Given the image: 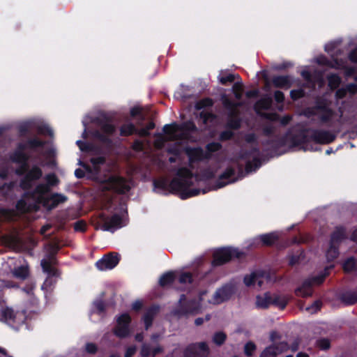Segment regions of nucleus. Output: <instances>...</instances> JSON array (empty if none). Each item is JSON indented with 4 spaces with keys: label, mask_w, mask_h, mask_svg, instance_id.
Wrapping results in <instances>:
<instances>
[{
    "label": "nucleus",
    "mask_w": 357,
    "mask_h": 357,
    "mask_svg": "<svg viewBox=\"0 0 357 357\" xmlns=\"http://www.w3.org/2000/svg\"><path fill=\"white\" fill-rule=\"evenodd\" d=\"M176 275L174 272L169 271L161 275L159 280V285L164 287L174 283Z\"/></svg>",
    "instance_id": "obj_33"
},
{
    "label": "nucleus",
    "mask_w": 357,
    "mask_h": 357,
    "mask_svg": "<svg viewBox=\"0 0 357 357\" xmlns=\"http://www.w3.org/2000/svg\"><path fill=\"white\" fill-rule=\"evenodd\" d=\"M316 346L322 351H327L331 347V340L326 337H321L316 341Z\"/></svg>",
    "instance_id": "obj_47"
},
{
    "label": "nucleus",
    "mask_w": 357,
    "mask_h": 357,
    "mask_svg": "<svg viewBox=\"0 0 357 357\" xmlns=\"http://www.w3.org/2000/svg\"><path fill=\"white\" fill-rule=\"evenodd\" d=\"M120 257L116 252H109L105 255L101 259L96 262V267L99 271H107L113 269L119 263Z\"/></svg>",
    "instance_id": "obj_11"
},
{
    "label": "nucleus",
    "mask_w": 357,
    "mask_h": 357,
    "mask_svg": "<svg viewBox=\"0 0 357 357\" xmlns=\"http://www.w3.org/2000/svg\"><path fill=\"white\" fill-rule=\"evenodd\" d=\"M333 114V109L328 108L325 112H322L319 116V119L322 123H328L331 120Z\"/></svg>",
    "instance_id": "obj_62"
},
{
    "label": "nucleus",
    "mask_w": 357,
    "mask_h": 357,
    "mask_svg": "<svg viewBox=\"0 0 357 357\" xmlns=\"http://www.w3.org/2000/svg\"><path fill=\"white\" fill-rule=\"evenodd\" d=\"M241 126V121L240 118L227 119L226 127L230 130H238Z\"/></svg>",
    "instance_id": "obj_49"
},
{
    "label": "nucleus",
    "mask_w": 357,
    "mask_h": 357,
    "mask_svg": "<svg viewBox=\"0 0 357 357\" xmlns=\"http://www.w3.org/2000/svg\"><path fill=\"white\" fill-rule=\"evenodd\" d=\"M13 275L17 279L24 280L29 275V269L28 266H20L14 268Z\"/></svg>",
    "instance_id": "obj_32"
},
{
    "label": "nucleus",
    "mask_w": 357,
    "mask_h": 357,
    "mask_svg": "<svg viewBox=\"0 0 357 357\" xmlns=\"http://www.w3.org/2000/svg\"><path fill=\"white\" fill-rule=\"evenodd\" d=\"M310 139L318 144H328L335 141L336 135L328 130L310 128Z\"/></svg>",
    "instance_id": "obj_12"
},
{
    "label": "nucleus",
    "mask_w": 357,
    "mask_h": 357,
    "mask_svg": "<svg viewBox=\"0 0 357 357\" xmlns=\"http://www.w3.org/2000/svg\"><path fill=\"white\" fill-rule=\"evenodd\" d=\"M259 357H278L274 345L266 347L261 352Z\"/></svg>",
    "instance_id": "obj_50"
},
{
    "label": "nucleus",
    "mask_w": 357,
    "mask_h": 357,
    "mask_svg": "<svg viewBox=\"0 0 357 357\" xmlns=\"http://www.w3.org/2000/svg\"><path fill=\"white\" fill-rule=\"evenodd\" d=\"M328 85L332 90L337 89L341 84V77L336 73H331L327 75Z\"/></svg>",
    "instance_id": "obj_35"
},
{
    "label": "nucleus",
    "mask_w": 357,
    "mask_h": 357,
    "mask_svg": "<svg viewBox=\"0 0 357 357\" xmlns=\"http://www.w3.org/2000/svg\"><path fill=\"white\" fill-rule=\"evenodd\" d=\"M137 132V129L132 123H124L120 128V135L128 137Z\"/></svg>",
    "instance_id": "obj_34"
},
{
    "label": "nucleus",
    "mask_w": 357,
    "mask_h": 357,
    "mask_svg": "<svg viewBox=\"0 0 357 357\" xmlns=\"http://www.w3.org/2000/svg\"><path fill=\"white\" fill-rule=\"evenodd\" d=\"M102 184L105 190L113 191L119 195H125L131 189L128 181L121 176L112 175Z\"/></svg>",
    "instance_id": "obj_6"
},
{
    "label": "nucleus",
    "mask_w": 357,
    "mask_h": 357,
    "mask_svg": "<svg viewBox=\"0 0 357 357\" xmlns=\"http://www.w3.org/2000/svg\"><path fill=\"white\" fill-rule=\"evenodd\" d=\"M259 148L258 146V144H255L250 150L243 151L241 154V158L242 159H248L254 154L259 153Z\"/></svg>",
    "instance_id": "obj_51"
},
{
    "label": "nucleus",
    "mask_w": 357,
    "mask_h": 357,
    "mask_svg": "<svg viewBox=\"0 0 357 357\" xmlns=\"http://www.w3.org/2000/svg\"><path fill=\"white\" fill-rule=\"evenodd\" d=\"M222 148V144L217 142H210L206 146V149L208 153L217 152L221 150Z\"/></svg>",
    "instance_id": "obj_57"
},
{
    "label": "nucleus",
    "mask_w": 357,
    "mask_h": 357,
    "mask_svg": "<svg viewBox=\"0 0 357 357\" xmlns=\"http://www.w3.org/2000/svg\"><path fill=\"white\" fill-rule=\"evenodd\" d=\"M340 301L345 305H352L357 303V290H348L340 294Z\"/></svg>",
    "instance_id": "obj_25"
},
{
    "label": "nucleus",
    "mask_w": 357,
    "mask_h": 357,
    "mask_svg": "<svg viewBox=\"0 0 357 357\" xmlns=\"http://www.w3.org/2000/svg\"><path fill=\"white\" fill-rule=\"evenodd\" d=\"M321 301L319 300H316L310 306L307 307L305 310L310 313H316L321 310Z\"/></svg>",
    "instance_id": "obj_61"
},
{
    "label": "nucleus",
    "mask_w": 357,
    "mask_h": 357,
    "mask_svg": "<svg viewBox=\"0 0 357 357\" xmlns=\"http://www.w3.org/2000/svg\"><path fill=\"white\" fill-rule=\"evenodd\" d=\"M261 166V160L255 157L253 158L252 161H248L245 164V171L248 173L255 171Z\"/></svg>",
    "instance_id": "obj_43"
},
{
    "label": "nucleus",
    "mask_w": 357,
    "mask_h": 357,
    "mask_svg": "<svg viewBox=\"0 0 357 357\" xmlns=\"http://www.w3.org/2000/svg\"><path fill=\"white\" fill-rule=\"evenodd\" d=\"M46 183H40L35 186L32 191L23 193L24 197L31 198L38 204L47 206L49 202L45 195L51 191V188L56 185L59 181L54 173H50L45 176Z\"/></svg>",
    "instance_id": "obj_2"
},
{
    "label": "nucleus",
    "mask_w": 357,
    "mask_h": 357,
    "mask_svg": "<svg viewBox=\"0 0 357 357\" xmlns=\"http://www.w3.org/2000/svg\"><path fill=\"white\" fill-rule=\"evenodd\" d=\"M232 91L236 100H240L243 97V84L241 82H236L232 86Z\"/></svg>",
    "instance_id": "obj_44"
},
{
    "label": "nucleus",
    "mask_w": 357,
    "mask_h": 357,
    "mask_svg": "<svg viewBox=\"0 0 357 357\" xmlns=\"http://www.w3.org/2000/svg\"><path fill=\"white\" fill-rule=\"evenodd\" d=\"M178 130L181 132H195L197 131V128L192 121H188L181 124H178Z\"/></svg>",
    "instance_id": "obj_37"
},
{
    "label": "nucleus",
    "mask_w": 357,
    "mask_h": 357,
    "mask_svg": "<svg viewBox=\"0 0 357 357\" xmlns=\"http://www.w3.org/2000/svg\"><path fill=\"white\" fill-rule=\"evenodd\" d=\"M263 144L266 146H270L274 151H276L279 149L288 144V135L284 134L282 137L275 135L274 138L268 139Z\"/></svg>",
    "instance_id": "obj_19"
},
{
    "label": "nucleus",
    "mask_w": 357,
    "mask_h": 357,
    "mask_svg": "<svg viewBox=\"0 0 357 357\" xmlns=\"http://www.w3.org/2000/svg\"><path fill=\"white\" fill-rule=\"evenodd\" d=\"M312 293V282L310 281H305L301 287L295 290L296 296L303 298L311 296Z\"/></svg>",
    "instance_id": "obj_26"
},
{
    "label": "nucleus",
    "mask_w": 357,
    "mask_h": 357,
    "mask_svg": "<svg viewBox=\"0 0 357 357\" xmlns=\"http://www.w3.org/2000/svg\"><path fill=\"white\" fill-rule=\"evenodd\" d=\"M116 321L117 325L129 326L131 322V317L128 314L124 313L118 317Z\"/></svg>",
    "instance_id": "obj_59"
},
{
    "label": "nucleus",
    "mask_w": 357,
    "mask_h": 357,
    "mask_svg": "<svg viewBox=\"0 0 357 357\" xmlns=\"http://www.w3.org/2000/svg\"><path fill=\"white\" fill-rule=\"evenodd\" d=\"M24 199H26V197H24L22 196V198L19 199L15 204L16 210L22 213H26L28 211V205ZM26 199H29V198L26 197Z\"/></svg>",
    "instance_id": "obj_55"
},
{
    "label": "nucleus",
    "mask_w": 357,
    "mask_h": 357,
    "mask_svg": "<svg viewBox=\"0 0 357 357\" xmlns=\"http://www.w3.org/2000/svg\"><path fill=\"white\" fill-rule=\"evenodd\" d=\"M271 345L275 346V351L278 354V356L289 349V345L285 341L280 342L278 343H273L271 344Z\"/></svg>",
    "instance_id": "obj_54"
},
{
    "label": "nucleus",
    "mask_w": 357,
    "mask_h": 357,
    "mask_svg": "<svg viewBox=\"0 0 357 357\" xmlns=\"http://www.w3.org/2000/svg\"><path fill=\"white\" fill-rule=\"evenodd\" d=\"M59 250V245H53L51 246L50 250L47 255V259H46L47 261H51V264H56L57 260L56 256Z\"/></svg>",
    "instance_id": "obj_48"
},
{
    "label": "nucleus",
    "mask_w": 357,
    "mask_h": 357,
    "mask_svg": "<svg viewBox=\"0 0 357 357\" xmlns=\"http://www.w3.org/2000/svg\"><path fill=\"white\" fill-rule=\"evenodd\" d=\"M43 271L47 273L50 277H59L61 275V271L53 267L51 264V261H47L46 259H42L40 262Z\"/></svg>",
    "instance_id": "obj_29"
},
{
    "label": "nucleus",
    "mask_w": 357,
    "mask_h": 357,
    "mask_svg": "<svg viewBox=\"0 0 357 357\" xmlns=\"http://www.w3.org/2000/svg\"><path fill=\"white\" fill-rule=\"evenodd\" d=\"M310 132V128H305L296 130L294 132L287 131L285 135H288V144L291 148L301 147L305 151L308 150V143L311 141L310 135H308Z\"/></svg>",
    "instance_id": "obj_7"
},
{
    "label": "nucleus",
    "mask_w": 357,
    "mask_h": 357,
    "mask_svg": "<svg viewBox=\"0 0 357 357\" xmlns=\"http://www.w3.org/2000/svg\"><path fill=\"white\" fill-rule=\"evenodd\" d=\"M45 144V141L41 140L38 137H31L27 139L24 142H19L14 151L25 152L26 150H30L36 152L38 149L43 148Z\"/></svg>",
    "instance_id": "obj_13"
},
{
    "label": "nucleus",
    "mask_w": 357,
    "mask_h": 357,
    "mask_svg": "<svg viewBox=\"0 0 357 357\" xmlns=\"http://www.w3.org/2000/svg\"><path fill=\"white\" fill-rule=\"evenodd\" d=\"M16 315L13 309L6 307L0 310V321L11 324L15 323Z\"/></svg>",
    "instance_id": "obj_27"
},
{
    "label": "nucleus",
    "mask_w": 357,
    "mask_h": 357,
    "mask_svg": "<svg viewBox=\"0 0 357 357\" xmlns=\"http://www.w3.org/2000/svg\"><path fill=\"white\" fill-rule=\"evenodd\" d=\"M240 79V76L236 74L228 73L226 75L219 77V82L222 85H227V83H232L236 79Z\"/></svg>",
    "instance_id": "obj_46"
},
{
    "label": "nucleus",
    "mask_w": 357,
    "mask_h": 357,
    "mask_svg": "<svg viewBox=\"0 0 357 357\" xmlns=\"http://www.w3.org/2000/svg\"><path fill=\"white\" fill-rule=\"evenodd\" d=\"M184 357H197L198 354L197 352V349L195 347V344H190L187 346V347L184 349L183 351Z\"/></svg>",
    "instance_id": "obj_58"
},
{
    "label": "nucleus",
    "mask_w": 357,
    "mask_h": 357,
    "mask_svg": "<svg viewBox=\"0 0 357 357\" xmlns=\"http://www.w3.org/2000/svg\"><path fill=\"white\" fill-rule=\"evenodd\" d=\"M206 293V291H202L199 295V300L193 298L188 301H186L185 294H181L178 301V306L175 310V314L178 316H186L199 313L201 309L202 296Z\"/></svg>",
    "instance_id": "obj_4"
},
{
    "label": "nucleus",
    "mask_w": 357,
    "mask_h": 357,
    "mask_svg": "<svg viewBox=\"0 0 357 357\" xmlns=\"http://www.w3.org/2000/svg\"><path fill=\"white\" fill-rule=\"evenodd\" d=\"M209 273L210 271H206L202 273H200L197 271H194L193 273L183 272L179 275L178 282L181 284L195 283L199 284L205 280Z\"/></svg>",
    "instance_id": "obj_14"
},
{
    "label": "nucleus",
    "mask_w": 357,
    "mask_h": 357,
    "mask_svg": "<svg viewBox=\"0 0 357 357\" xmlns=\"http://www.w3.org/2000/svg\"><path fill=\"white\" fill-rule=\"evenodd\" d=\"M244 253L238 248L223 247L217 249L213 253L212 266L213 267L222 266L234 259H240Z\"/></svg>",
    "instance_id": "obj_5"
},
{
    "label": "nucleus",
    "mask_w": 357,
    "mask_h": 357,
    "mask_svg": "<svg viewBox=\"0 0 357 357\" xmlns=\"http://www.w3.org/2000/svg\"><path fill=\"white\" fill-rule=\"evenodd\" d=\"M162 130L165 134L172 135L176 132L178 131V124L176 123H173L171 124H166L164 126Z\"/></svg>",
    "instance_id": "obj_56"
},
{
    "label": "nucleus",
    "mask_w": 357,
    "mask_h": 357,
    "mask_svg": "<svg viewBox=\"0 0 357 357\" xmlns=\"http://www.w3.org/2000/svg\"><path fill=\"white\" fill-rule=\"evenodd\" d=\"M224 107L228 110L227 119L239 118L238 107L242 105L241 102H236L229 99L226 95L222 96Z\"/></svg>",
    "instance_id": "obj_18"
},
{
    "label": "nucleus",
    "mask_w": 357,
    "mask_h": 357,
    "mask_svg": "<svg viewBox=\"0 0 357 357\" xmlns=\"http://www.w3.org/2000/svg\"><path fill=\"white\" fill-rule=\"evenodd\" d=\"M47 205L45 206L50 210L56 208L59 204L63 203L67 200V197L59 193H54L50 197Z\"/></svg>",
    "instance_id": "obj_28"
},
{
    "label": "nucleus",
    "mask_w": 357,
    "mask_h": 357,
    "mask_svg": "<svg viewBox=\"0 0 357 357\" xmlns=\"http://www.w3.org/2000/svg\"><path fill=\"white\" fill-rule=\"evenodd\" d=\"M234 136V133L231 130H226L220 132L219 135V140L220 142H226L231 139Z\"/></svg>",
    "instance_id": "obj_63"
},
{
    "label": "nucleus",
    "mask_w": 357,
    "mask_h": 357,
    "mask_svg": "<svg viewBox=\"0 0 357 357\" xmlns=\"http://www.w3.org/2000/svg\"><path fill=\"white\" fill-rule=\"evenodd\" d=\"M264 277V272L262 271H255L250 275H246L243 278V282L247 287H252L256 283L261 287L264 284L262 280Z\"/></svg>",
    "instance_id": "obj_23"
},
{
    "label": "nucleus",
    "mask_w": 357,
    "mask_h": 357,
    "mask_svg": "<svg viewBox=\"0 0 357 357\" xmlns=\"http://www.w3.org/2000/svg\"><path fill=\"white\" fill-rule=\"evenodd\" d=\"M22 178L20 181V188L25 192L32 191L35 183L40 180L43 176L42 169L36 165L29 167L27 172L22 176Z\"/></svg>",
    "instance_id": "obj_8"
},
{
    "label": "nucleus",
    "mask_w": 357,
    "mask_h": 357,
    "mask_svg": "<svg viewBox=\"0 0 357 357\" xmlns=\"http://www.w3.org/2000/svg\"><path fill=\"white\" fill-rule=\"evenodd\" d=\"M344 273H349L357 270V259L354 257L347 258L342 264Z\"/></svg>",
    "instance_id": "obj_31"
},
{
    "label": "nucleus",
    "mask_w": 357,
    "mask_h": 357,
    "mask_svg": "<svg viewBox=\"0 0 357 357\" xmlns=\"http://www.w3.org/2000/svg\"><path fill=\"white\" fill-rule=\"evenodd\" d=\"M278 239V236L275 233H268L260 236L262 244L266 246H272Z\"/></svg>",
    "instance_id": "obj_36"
},
{
    "label": "nucleus",
    "mask_w": 357,
    "mask_h": 357,
    "mask_svg": "<svg viewBox=\"0 0 357 357\" xmlns=\"http://www.w3.org/2000/svg\"><path fill=\"white\" fill-rule=\"evenodd\" d=\"M346 239H347L346 228L341 225L337 226L331 234L329 243L340 245V243Z\"/></svg>",
    "instance_id": "obj_21"
},
{
    "label": "nucleus",
    "mask_w": 357,
    "mask_h": 357,
    "mask_svg": "<svg viewBox=\"0 0 357 357\" xmlns=\"http://www.w3.org/2000/svg\"><path fill=\"white\" fill-rule=\"evenodd\" d=\"M300 253L298 255H291L289 256V264L291 266L298 264L303 257V250H299Z\"/></svg>",
    "instance_id": "obj_64"
},
{
    "label": "nucleus",
    "mask_w": 357,
    "mask_h": 357,
    "mask_svg": "<svg viewBox=\"0 0 357 357\" xmlns=\"http://www.w3.org/2000/svg\"><path fill=\"white\" fill-rule=\"evenodd\" d=\"M305 96V92L302 89H293L290 91V97L294 101H296Z\"/></svg>",
    "instance_id": "obj_60"
},
{
    "label": "nucleus",
    "mask_w": 357,
    "mask_h": 357,
    "mask_svg": "<svg viewBox=\"0 0 357 357\" xmlns=\"http://www.w3.org/2000/svg\"><path fill=\"white\" fill-rule=\"evenodd\" d=\"M272 104V97L269 94H265L255 103L254 109L257 114L262 115L261 111L270 109Z\"/></svg>",
    "instance_id": "obj_20"
},
{
    "label": "nucleus",
    "mask_w": 357,
    "mask_h": 357,
    "mask_svg": "<svg viewBox=\"0 0 357 357\" xmlns=\"http://www.w3.org/2000/svg\"><path fill=\"white\" fill-rule=\"evenodd\" d=\"M213 105V100L211 98H204L195 103V107L197 110H201Z\"/></svg>",
    "instance_id": "obj_42"
},
{
    "label": "nucleus",
    "mask_w": 357,
    "mask_h": 357,
    "mask_svg": "<svg viewBox=\"0 0 357 357\" xmlns=\"http://www.w3.org/2000/svg\"><path fill=\"white\" fill-rule=\"evenodd\" d=\"M159 311L160 306L158 305H152L146 310L142 317L146 330H148L152 326L153 319Z\"/></svg>",
    "instance_id": "obj_22"
},
{
    "label": "nucleus",
    "mask_w": 357,
    "mask_h": 357,
    "mask_svg": "<svg viewBox=\"0 0 357 357\" xmlns=\"http://www.w3.org/2000/svg\"><path fill=\"white\" fill-rule=\"evenodd\" d=\"M76 144L79 146V149L82 151H93L96 153H100L101 150L100 148L96 147V146L86 143L81 140H77Z\"/></svg>",
    "instance_id": "obj_40"
},
{
    "label": "nucleus",
    "mask_w": 357,
    "mask_h": 357,
    "mask_svg": "<svg viewBox=\"0 0 357 357\" xmlns=\"http://www.w3.org/2000/svg\"><path fill=\"white\" fill-rule=\"evenodd\" d=\"M328 259H335L339 256V245L329 243V248L326 252Z\"/></svg>",
    "instance_id": "obj_45"
},
{
    "label": "nucleus",
    "mask_w": 357,
    "mask_h": 357,
    "mask_svg": "<svg viewBox=\"0 0 357 357\" xmlns=\"http://www.w3.org/2000/svg\"><path fill=\"white\" fill-rule=\"evenodd\" d=\"M99 227L102 231L114 232L123 227V219L119 214H114L110 218L102 213L99 215Z\"/></svg>",
    "instance_id": "obj_9"
},
{
    "label": "nucleus",
    "mask_w": 357,
    "mask_h": 357,
    "mask_svg": "<svg viewBox=\"0 0 357 357\" xmlns=\"http://www.w3.org/2000/svg\"><path fill=\"white\" fill-rule=\"evenodd\" d=\"M234 294V287L231 284H225L217 289L213 296L214 304H220L229 301Z\"/></svg>",
    "instance_id": "obj_16"
},
{
    "label": "nucleus",
    "mask_w": 357,
    "mask_h": 357,
    "mask_svg": "<svg viewBox=\"0 0 357 357\" xmlns=\"http://www.w3.org/2000/svg\"><path fill=\"white\" fill-rule=\"evenodd\" d=\"M272 296L270 293L266 292L264 296H257L256 305L258 307L262 309H267L271 305Z\"/></svg>",
    "instance_id": "obj_30"
},
{
    "label": "nucleus",
    "mask_w": 357,
    "mask_h": 357,
    "mask_svg": "<svg viewBox=\"0 0 357 357\" xmlns=\"http://www.w3.org/2000/svg\"><path fill=\"white\" fill-rule=\"evenodd\" d=\"M227 339V335L223 332H216L214 333L213 336V342L217 345V346H221L222 345Z\"/></svg>",
    "instance_id": "obj_52"
},
{
    "label": "nucleus",
    "mask_w": 357,
    "mask_h": 357,
    "mask_svg": "<svg viewBox=\"0 0 357 357\" xmlns=\"http://www.w3.org/2000/svg\"><path fill=\"white\" fill-rule=\"evenodd\" d=\"M106 162V158L100 155L98 157H93L90 159V162L93 165V169L96 173H98L100 171V165H104Z\"/></svg>",
    "instance_id": "obj_38"
},
{
    "label": "nucleus",
    "mask_w": 357,
    "mask_h": 357,
    "mask_svg": "<svg viewBox=\"0 0 357 357\" xmlns=\"http://www.w3.org/2000/svg\"><path fill=\"white\" fill-rule=\"evenodd\" d=\"M10 160L13 163L20 165L15 170L17 176H21L27 172L29 167L28 162L30 160V155L28 153L21 151H13L10 155Z\"/></svg>",
    "instance_id": "obj_10"
},
{
    "label": "nucleus",
    "mask_w": 357,
    "mask_h": 357,
    "mask_svg": "<svg viewBox=\"0 0 357 357\" xmlns=\"http://www.w3.org/2000/svg\"><path fill=\"white\" fill-rule=\"evenodd\" d=\"M185 153L188 157L189 166L192 167V164L202 161L204 159L209 158V155L204 152L201 147H187Z\"/></svg>",
    "instance_id": "obj_17"
},
{
    "label": "nucleus",
    "mask_w": 357,
    "mask_h": 357,
    "mask_svg": "<svg viewBox=\"0 0 357 357\" xmlns=\"http://www.w3.org/2000/svg\"><path fill=\"white\" fill-rule=\"evenodd\" d=\"M271 82L275 87L280 89H289L292 84L291 77L289 75L273 76Z\"/></svg>",
    "instance_id": "obj_24"
},
{
    "label": "nucleus",
    "mask_w": 357,
    "mask_h": 357,
    "mask_svg": "<svg viewBox=\"0 0 357 357\" xmlns=\"http://www.w3.org/2000/svg\"><path fill=\"white\" fill-rule=\"evenodd\" d=\"M236 170L232 167H228L219 176L218 179L215 183V189H219L225 187L229 183L236 182L238 178L235 176Z\"/></svg>",
    "instance_id": "obj_15"
},
{
    "label": "nucleus",
    "mask_w": 357,
    "mask_h": 357,
    "mask_svg": "<svg viewBox=\"0 0 357 357\" xmlns=\"http://www.w3.org/2000/svg\"><path fill=\"white\" fill-rule=\"evenodd\" d=\"M96 123L100 130H93L92 136L107 147L111 148L113 145V141L110 137L116 132V126L109 123L107 119H98Z\"/></svg>",
    "instance_id": "obj_3"
},
{
    "label": "nucleus",
    "mask_w": 357,
    "mask_h": 357,
    "mask_svg": "<svg viewBox=\"0 0 357 357\" xmlns=\"http://www.w3.org/2000/svg\"><path fill=\"white\" fill-rule=\"evenodd\" d=\"M288 301L286 298L278 295L272 296L271 305L278 307L280 310H284L287 305Z\"/></svg>",
    "instance_id": "obj_41"
},
{
    "label": "nucleus",
    "mask_w": 357,
    "mask_h": 357,
    "mask_svg": "<svg viewBox=\"0 0 357 357\" xmlns=\"http://www.w3.org/2000/svg\"><path fill=\"white\" fill-rule=\"evenodd\" d=\"M114 333L118 337L125 338L130 334L129 326L116 325L114 329Z\"/></svg>",
    "instance_id": "obj_39"
},
{
    "label": "nucleus",
    "mask_w": 357,
    "mask_h": 357,
    "mask_svg": "<svg viewBox=\"0 0 357 357\" xmlns=\"http://www.w3.org/2000/svg\"><path fill=\"white\" fill-rule=\"evenodd\" d=\"M193 172L188 168L182 167L178 169L176 177L170 182L165 177L155 178L153 181L154 188L162 192L165 195L168 193L178 195L181 199H187L190 197L199 195L202 191L203 194L207 190L199 188L190 189L193 185Z\"/></svg>",
    "instance_id": "obj_1"
},
{
    "label": "nucleus",
    "mask_w": 357,
    "mask_h": 357,
    "mask_svg": "<svg viewBox=\"0 0 357 357\" xmlns=\"http://www.w3.org/2000/svg\"><path fill=\"white\" fill-rule=\"evenodd\" d=\"M257 349L256 344L252 342L249 341L244 345V354L245 356L248 357H251L253 356L254 352Z\"/></svg>",
    "instance_id": "obj_53"
}]
</instances>
